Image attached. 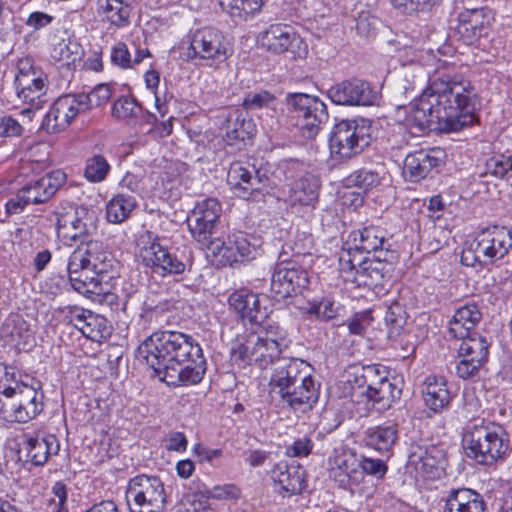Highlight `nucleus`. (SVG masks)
Wrapping results in <instances>:
<instances>
[{
  "label": "nucleus",
  "instance_id": "obj_1",
  "mask_svg": "<svg viewBox=\"0 0 512 512\" xmlns=\"http://www.w3.org/2000/svg\"><path fill=\"white\" fill-rule=\"evenodd\" d=\"M476 99L477 91L469 80L443 75L435 78L418 97L408 119L421 130L436 125L441 131L456 132L474 122Z\"/></svg>",
  "mask_w": 512,
  "mask_h": 512
},
{
  "label": "nucleus",
  "instance_id": "obj_2",
  "mask_svg": "<svg viewBox=\"0 0 512 512\" xmlns=\"http://www.w3.org/2000/svg\"><path fill=\"white\" fill-rule=\"evenodd\" d=\"M26 379L19 378L14 367L0 363V419L27 423L43 410L40 382Z\"/></svg>",
  "mask_w": 512,
  "mask_h": 512
},
{
  "label": "nucleus",
  "instance_id": "obj_3",
  "mask_svg": "<svg viewBox=\"0 0 512 512\" xmlns=\"http://www.w3.org/2000/svg\"><path fill=\"white\" fill-rule=\"evenodd\" d=\"M462 442L467 457L481 466L494 467L510 452V439L505 428L484 419H474L466 424Z\"/></svg>",
  "mask_w": 512,
  "mask_h": 512
},
{
  "label": "nucleus",
  "instance_id": "obj_4",
  "mask_svg": "<svg viewBox=\"0 0 512 512\" xmlns=\"http://www.w3.org/2000/svg\"><path fill=\"white\" fill-rule=\"evenodd\" d=\"M388 372L375 365L354 367L353 372H347L343 385V396L353 398L356 393L366 396L377 410L382 411L391 407L392 403L401 396V389L394 385L387 376Z\"/></svg>",
  "mask_w": 512,
  "mask_h": 512
},
{
  "label": "nucleus",
  "instance_id": "obj_5",
  "mask_svg": "<svg viewBox=\"0 0 512 512\" xmlns=\"http://www.w3.org/2000/svg\"><path fill=\"white\" fill-rule=\"evenodd\" d=\"M108 259V253L104 250L103 243L98 240L81 241V244L71 253L67 271L69 281L75 291L80 294H96L100 283L94 277L82 274L85 271L100 273L104 270V263Z\"/></svg>",
  "mask_w": 512,
  "mask_h": 512
},
{
  "label": "nucleus",
  "instance_id": "obj_6",
  "mask_svg": "<svg viewBox=\"0 0 512 512\" xmlns=\"http://www.w3.org/2000/svg\"><path fill=\"white\" fill-rule=\"evenodd\" d=\"M512 249V232L503 226L481 230L462 251L461 263L483 267L502 259Z\"/></svg>",
  "mask_w": 512,
  "mask_h": 512
},
{
  "label": "nucleus",
  "instance_id": "obj_7",
  "mask_svg": "<svg viewBox=\"0 0 512 512\" xmlns=\"http://www.w3.org/2000/svg\"><path fill=\"white\" fill-rule=\"evenodd\" d=\"M369 126L364 120L345 119L333 127L329 138L331 156L348 160L360 154L369 145Z\"/></svg>",
  "mask_w": 512,
  "mask_h": 512
},
{
  "label": "nucleus",
  "instance_id": "obj_8",
  "mask_svg": "<svg viewBox=\"0 0 512 512\" xmlns=\"http://www.w3.org/2000/svg\"><path fill=\"white\" fill-rule=\"evenodd\" d=\"M126 501L130 512H165L164 485L158 477L135 476L128 483Z\"/></svg>",
  "mask_w": 512,
  "mask_h": 512
},
{
  "label": "nucleus",
  "instance_id": "obj_9",
  "mask_svg": "<svg viewBox=\"0 0 512 512\" xmlns=\"http://www.w3.org/2000/svg\"><path fill=\"white\" fill-rule=\"evenodd\" d=\"M17 67L18 73L14 81L16 94L23 103L30 105L22 113L30 114L47 102V77L29 58L20 59Z\"/></svg>",
  "mask_w": 512,
  "mask_h": 512
},
{
  "label": "nucleus",
  "instance_id": "obj_10",
  "mask_svg": "<svg viewBox=\"0 0 512 512\" xmlns=\"http://www.w3.org/2000/svg\"><path fill=\"white\" fill-rule=\"evenodd\" d=\"M286 99L297 125L306 137H314L322 125L328 121L327 106L318 97L305 93H293L288 94Z\"/></svg>",
  "mask_w": 512,
  "mask_h": 512
},
{
  "label": "nucleus",
  "instance_id": "obj_11",
  "mask_svg": "<svg viewBox=\"0 0 512 512\" xmlns=\"http://www.w3.org/2000/svg\"><path fill=\"white\" fill-rule=\"evenodd\" d=\"M258 42L273 54L289 53L293 58H305L308 46L295 32L293 27L286 24H272L258 36Z\"/></svg>",
  "mask_w": 512,
  "mask_h": 512
},
{
  "label": "nucleus",
  "instance_id": "obj_12",
  "mask_svg": "<svg viewBox=\"0 0 512 512\" xmlns=\"http://www.w3.org/2000/svg\"><path fill=\"white\" fill-rule=\"evenodd\" d=\"M97 222L98 217L94 210L79 206L72 212L59 215L57 219V236L67 245L83 241L85 237L96 232Z\"/></svg>",
  "mask_w": 512,
  "mask_h": 512
},
{
  "label": "nucleus",
  "instance_id": "obj_13",
  "mask_svg": "<svg viewBox=\"0 0 512 512\" xmlns=\"http://www.w3.org/2000/svg\"><path fill=\"white\" fill-rule=\"evenodd\" d=\"M87 101L84 93L60 96L45 114L41 128L48 133L64 130L78 115L87 112Z\"/></svg>",
  "mask_w": 512,
  "mask_h": 512
},
{
  "label": "nucleus",
  "instance_id": "obj_14",
  "mask_svg": "<svg viewBox=\"0 0 512 512\" xmlns=\"http://www.w3.org/2000/svg\"><path fill=\"white\" fill-rule=\"evenodd\" d=\"M320 187V179L307 173L282 190V199L294 213L309 215L318 204Z\"/></svg>",
  "mask_w": 512,
  "mask_h": 512
},
{
  "label": "nucleus",
  "instance_id": "obj_15",
  "mask_svg": "<svg viewBox=\"0 0 512 512\" xmlns=\"http://www.w3.org/2000/svg\"><path fill=\"white\" fill-rule=\"evenodd\" d=\"M340 272L342 278L357 286H377L383 279V263L364 257L342 253L340 256Z\"/></svg>",
  "mask_w": 512,
  "mask_h": 512
},
{
  "label": "nucleus",
  "instance_id": "obj_16",
  "mask_svg": "<svg viewBox=\"0 0 512 512\" xmlns=\"http://www.w3.org/2000/svg\"><path fill=\"white\" fill-rule=\"evenodd\" d=\"M309 284L307 271L292 260L275 264L271 276V291L279 298L301 294Z\"/></svg>",
  "mask_w": 512,
  "mask_h": 512
},
{
  "label": "nucleus",
  "instance_id": "obj_17",
  "mask_svg": "<svg viewBox=\"0 0 512 512\" xmlns=\"http://www.w3.org/2000/svg\"><path fill=\"white\" fill-rule=\"evenodd\" d=\"M227 182L237 196L255 200L264 195L268 178L261 176L254 165L238 161L231 164Z\"/></svg>",
  "mask_w": 512,
  "mask_h": 512
},
{
  "label": "nucleus",
  "instance_id": "obj_18",
  "mask_svg": "<svg viewBox=\"0 0 512 512\" xmlns=\"http://www.w3.org/2000/svg\"><path fill=\"white\" fill-rule=\"evenodd\" d=\"M191 58L210 61V65L223 63L228 58V47L223 34L211 27L195 31L190 42Z\"/></svg>",
  "mask_w": 512,
  "mask_h": 512
},
{
  "label": "nucleus",
  "instance_id": "obj_19",
  "mask_svg": "<svg viewBox=\"0 0 512 512\" xmlns=\"http://www.w3.org/2000/svg\"><path fill=\"white\" fill-rule=\"evenodd\" d=\"M222 212L220 202L207 198L198 202L187 218L192 237L197 242L206 243L216 231Z\"/></svg>",
  "mask_w": 512,
  "mask_h": 512
},
{
  "label": "nucleus",
  "instance_id": "obj_20",
  "mask_svg": "<svg viewBox=\"0 0 512 512\" xmlns=\"http://www.w3.org/2000/svg\"><path fill=\"white\" fill-rule=\"evenodd\" d=\"M319 399V388L311 375H305L300 379V384L287 389L272 403L288 411L304 414L315 406Z\"/></svg>",
  "mask_w": 512,
  "mask_h": 512
},
{
  "label": "nucleus",
  "instance_id": "obj_21",
  "mask_svg": "<svg viewBox=\"0 0 512 512\" xmlns=\"http://www.w3.org/2000/svg\"><path fill=\"white\" fill-rule=\"evenodd\" d=\"M327 96L337 105L369 106L376 99V93L367 81L353 78L332 85Z\"/></svg>",
  "mask_w": 512,
  "mask_h": 512
},
{
  "label": "nucleus",
  "instance_id": "obj_22",
  "mask_svg": "<svg viewBox=\"0 0 512 512\" xmlns=\"http://www.w3.org/2000/svg\"><path fill=\"white\" fill-rule=\"evenodd\" d=\"M140 257L146 267L160 276L182 274L187 267V263L182 258L171 253L157 240L144 246L140 251Z\"/></svg>",
  "mask_w": 512,
  "mask_h": 512
},
{
  "label": "nucleus",
  "instance_id": "obj_23",
  "mask_svg": "<svg viewBox=\"0 0 512 512\" xmlns=\"http://www.w3.org/2000/svg\"><path fill=\"white\" fill-rule=\"evenodd\" d=\"M194 348H197L198 352H203L199 343L190 335L176 331H160L147 337L139 345L138 352H190Z\"/></svg>",
  "mask_w": 512,
  "mask_h": 512
},
{
  "label": "nucleus",
  "instance_id": "obj_24",
  "mask_svg": "<svg viewBox=\"0 0 512 512\" xmlns=\"http://www.w3.org/2000/svg\"><path fill=\"white\" fill-rule=\"evenodd\" d=\"M360 476L359 455L352 449L334 450L329 458V477L340 487L347 488L352 482H358Z\"/></svg>",
  "mask_w": 512,
  "mask_h": 512
},
{
  "label": "nucleus",
  "instance_id": "obj_25",
  "mask_svg": "<svg viewBox=\"0 0 512 512\" xmlns=\"http://www.w3.org/2000/svg\"><path fill=\"white\" fill-rule=\"evenodd\" d=\"M275 365L269 382L271 402L280 398L287 389H292L302 378V369L307 367L306 362L295 358H280Z\"/></svg>",
  "mask_w": 512,
  "mask_h": 512
},
{
  "label": "nucleus",
  "instance_id": "obj_26",
  "mask_svg": "<svg viewBox=\"0 0 512 512\" xmlns=\"http://www.w3.org/2000/svg\"><path fill=\"white\" fill-rule=\"evenodd\" d=\"M343 253L351 255L370 254L379 250H388L387 231L378 226H368L354 230L349 234Z\"/></svg>",
  "mask_w": 512,
  "mask_h": 512
},
{
  "label": "nucleus",
  "instance_id": "obj_27",
  "mask_svg": "<svg viewBox=\"0 0 512 512\" xmlns=\"http://www.w3.org/2000/svg\"><path fill=\"white\" fill-rule=\"evenodd\" d=\"M228 304L243 320L261 325L268 317L266 307L260 306L257 294L247 290H237L230 294Z\"/></svg>",
  "mask_w": 512,
  "mask_h": 512
},
{
  "label": "nucleus",
  "instance_id": "obj_28",
  "mask_svg": "<svg viewBox=\"0 0 512 512\" xmlns=\"http://www.w3.org/2000/svg\"><path fill=\"white\" fill-rule=\"evenodd\" d=\"M410 464L414 465L416 471L424 478H436L444 470L446 465L445 453L436 446H430L411 453Z\"/></svg>",
  "mask_w": 512,
  "mask_h": 512
},
{
  "label": "nucleus",
  "instance_id": "obj_29",
  "mask_svg": "<svg viewBox=\"0 0 512 512\" xmlns=\"http://www.w3.org/2000/svg\"><path fill=\"white\" fill-rule=\"evenodd\" d=\"M143 359L162 382L169 386L181 384L184 359H178L173 354H145Z\"/></svg>",
  "mask_w": 512,
  "mask_h": 512
},
{
  "label": "nucleus",
  "instance_id": "obj_30",
  "mask_svg": "<svg viewBox=\"0 0 512 512\" xmlns=\"http://www.w3.org/2000/svg\"><path fill=\"white\" fill-rule=\"evenodd\" d=\"M272 479L280 489L290 495L301 493L305 486V471L297 463L281 461L272 470Z\"/></svg>",
  "mask_w": 512,
  "mask_h": 512
},
{
  "label": "nucleus",
  "instance_id": "obj_31",
  "mask_svg": "<svg viewBox=\"0 0 512 512\" xmlns=\"http://www.w3.org/2000/svg\"><path fill=\"white\" fill-rule=\"evenodd\" d=\"M65 182L66 174L62 170H54L23 189L26 199L32 204H40L50 199Z\"/></svg>",
  "mask_w": 512,
  "mask_h": 512
},
{
  "label": "nucleus",
  "instance_id": "obj_32",
  "mask_svg": "<svg viewBox=\"0 0 512 512\" xmlns=\"http://www.w3.org/2000/svg\"><path fill=\"white\" fill-rule=\"evenodd\" d=\"M483 496L469 488L452 489L445 498L443 512H485Z\"/></svg>",
  "mask_w": 512,
  "mask_h": 512
},
{
  "label": "nucleus",
  "instance_id": "obj_33",
  "mask_svg": "<svg viewBox=\"0 0 512 512\" xmlns=\"http://www.w3.org/2000/svg\"><path fill=\"white\" fill-rule=\"evenodd\" d=\"M441 159L433 152L424 150L415 151L406 156L403 174L410 182H418L429 176L439 167Z\"/></svg>",
  "mask_w": 512,
  "mask_h": 512
},
{
  "label": "nucleus",
  "instance_id": "obj_34",
  "mask_svg": "<svg viewBox=\"0 0 512 512\" xmlns=\"http://www.w3.org/2000/svg\"><path fill=\"white\" fill-rule=\"evenodd\" d=\"M223 138L228 145L249 139L255 132V124L243 111L234 109L228 112L221 127Z\"/></svg>",
  "mask_w": 512,
  "mask_h": 512
},
{
  "label": "nucleus",
  "instance_id": "obj_35",
  "mask_svg": "<svg viewBox=\"0 0 512 512\" xmlns=\"http://www.w3.org/2000/svg\"><path fill=\"white\" fill-rule=\"evenodd\" d=\"M32 464L41 466L45 464L50 455H56L59 452L60 445L54 435L29 436L22 443L21 448Z\"/></svg>",
  "mask_w": 512,
  "mask_h": 512
},
{
  "label": "nucleus",
  "instance_id": "obj_36",
  "mask_svg": "<svg viewBox=\"0 0 512 512\" xmlns=\"http://www.w3.org/2000/svg\"><path fill=\"white\" fill-rule=\"evenodd\" d=\"M488 24L485 9H468L458 16L457 32L466 44H472L482 36Z\"/></svg>",
  "mask_w": 512,
  "mask_h": 512
},
{
  "label": "nucleus",
  "instance_id": "obj_37",
  "mask_svg": "<svg viewBox=\"0 0 512 512\" xmlns=\"http://www.w3.org/2000/svg\"><path fill=\"white\" fill-rule=\"evenodd\" d=\"M1 337L10 350L22 352L32 338L30 330L19 314H10L1 327Z\"/></svg>",
  "mask_w": 512,
  "mask_h": 512
},
{
  "label": "nucleus",
  "instance_id": "obj_38",
  "mask_svg": "<svg viewBox=\"0 0 512 512\" xmlns=\"http://www.w3.org/2000/svg\"><path fill=\"white\" fill-rule=\"evenodd\" d=\"M422 393L426 405L434 412L442 411L452 399L447 381L441 376H428L423 384Z\"/></svg>",
  "mask_w": 512,
  "mask_h": 512
},
{
  "label": "nucleus",
  "instance_id": "obj_39",
  "mask_svg": "<svg viewBox=\"0 0 512 512\" xmlns=\"http://www.w3.org/2000/svg\"><path fill=\"white\" fill-rule=\"evenodd\" d=\"M482 313L475 303H466L459 307L449 322L448 333L451 337H464L480 322Z\"/></svg>",
  "mask_w": 512,
  "mask_h": 512
},
{
  "label": "nucleus",
  "instance_id": "obj_40",
  "mask_svg": "<svg viewBox=\"0 0 512 512\" xmlns=\"http://www.w3.org/2000/svg\"><path fill=\"white\" fill-rule=\"evenodd\" d=\"M238 341L239 346L233 348L231 352H263L267 350L282 352L289 349L290 342L285 338L276 339L267 332L263 335L255 332L249 333Z\"/></svg>",
  "mask_w": 512,
  "mask_h": 512
},
{
  "label": "nucleus",
  "instance_id": "obj_41",
  "mask_svg": "<svg viewBox=\"0 0 512 512\" xmlns=\"http://www.w3.org/2000/svg\"><path fill=\"white\" fill-rule=\"evenodd\" d=\"M137 207L134 196L126 193L115 194L106 205V218L108 222L120 224L125 222Z\"/></svg>",
  "mask_w": 512,
  "mask_h": 512
},
{
  "label": "nucleus",
  "instance_id": "obj_42",
  "mask_svg": "<svg viewBox=\"0 0 512 512\" xmlns=\"http://www.w3.org/2000/svg\"><path fill=\"white\" fill-rule=\"evenodd\" d=\"M133 0H99V9L106 20L118 28L129 24Z\"/></svg>",
  "mask_w": 512,
  "mask_h": 512
},
{
  "label": "nucleus",
  "instance_id": "obj_43",
  "mask_svg": "<svg viewBox=\"0 0 512 512\" xmlns=\"http://www.w3.org/2000/svg\"><path fill=\"white\" fill-rule=\"evenodd\" d=\"M397 437L396 424L380 425L366 431L365 443L376 451L388 452L395 444Z\"/></svg>",
  "mask_w": 512,
  "mask_h": 512
},
{
  "label": "nucleus",
  "instance_id": "obj_44",
  "mask_svg": "<svg viewBox=\"0 0 512 512\" xmlns=\"http://www.w3.org/2000/svg\"><path fill=\"white\" fill-rule=\"evenodd\" d=\"M228 245L236 256V263L252 260L260 254L257 240L242 232L228 235Z\"/></svg>",
  "mask_w": 512,
  "mask_h": 512
},
{
  "label": "nucleus",
  "instance_id": "obj_45",
  "mask_svg": "<svg viewBox=\"0 0 512 512\" xmlns=\"http://www.w3.org/2000/svg\"><path fill=\"white\" fill-rule=\"evenodd\" d=\"M112 115L118 120L138 119L140 117H145L149 123L156 120L155 115L149 112L144 113L142 106L134 98L128 96L120 97L114 102Z\"/></svg>",
  "mask_w": 512,
  "mask_h": 512
},
{
  "label": "nucleus",
  "instance_id": "obj_46",
  "mask_svg": "<svg viewBox=\"0 0 512 512\" xmlns=\"http://www.w3.org/2000/svg\"><path fill=\"white\" fill-rule=\"evenodd\" d=\"M412 70V73L409 70L404 71V78L396 87V92L403 96L405 100L417 97L419 90L422 89L425 78L424 70L420 65H416Z\"/></svg>",
  "mask_w": 512,
  "mask_h": 512
},
{
  "label": "nucleus",
  "instance_id": "obj_47",
  "mask_svg": "<svg viewBox=\"0 0 512 512\" xmlns=\"http://www.w3.org/2000/svg\"><path fill=\"white\" fill-rule=\"evenodd\" d=\"M207 242V254L212 257V261L221 266H232L236 263V256L228 245V235L210 238Z\"/></svg>",
  "mask_w": 512,
  "mask_h": 512
},
{
  "label": "nucleus",
  "instance_id": "obj_48",
  "mask_svg": "<svg viewBox=\"0 0 512 512\" xmlns=\"http://www.w3.org/2000/svg\"><path fill=\"white\" fill-rule=\"evenodd\" d=\"M265 0H218L220 7L232 17L246 20L259 12Z\"/></svg>",
  "mask_w": 512,
  "mask_h": 512
},
{
  "label": "nucleus",
  "instance_id": "obj_49",
  "mask_svg": "<svg viewBox=\"0 0 512 512\" xmlns=\"http://www.w3.org/2000/svg\"><path fill=\"white\" fill-rule=\"evenodd\" d=\"M190 354H182L184 361L182 366L181 384H196L200 382L206 371L204 354H195V359H189Z\"/></svg>",
  "mask_w": 512,
  "mask_h": 512
},
{
  "label": "nucleus",
  "instance_id": "obj_50",
  "mask_svg": "<svg viewBox=\"0 0 512 512\" xmlns=\"http://www.w3.org/2000/svg\"><path fill=\"white\" fill-rule=\"evenodd\" d=\"M383 180L384 175H381L380 172L366 168L354 171L347 178L349 185L358 187L364 191H369L379 186Z\"/></svg>",
  "mask_w": 512,
  "mask_h": 512
},
{
  "label": "nucleus",
  "instance_id": "obj_51",
  "mask_svg": "<svg viewBox=\"0 0 512 512\" xmlns=\"http://www.w3.org/2000/svg\"><path fill=\"white\" fill-rule=\"evenodd\" d=\"M406 312L403 306L398 302H392L385 313V323L388 327V336L390 338L400 334L406 323Z\"/></svg>",
  "mask_w": 512,
  "mask_h": 512
},
{
  "label": "nucleus",
  "instance_id": "obj_52",
  "mask_svg": "<svg viewBox=\"0 0 512 512\" xmlns=\"http://www.w3.org/2000/svg\"><path fill=\"white\" fill-rule=\"evenodd\" d=\"M485 173L497 178L512 177V156L497 154L485 163Z\"/></svg>",
  "mask_w": 512,
  "mask_h": 512
},
{
  "label": "nucleus",
  "instance_id": "obj_53",
  "mask_svg": "<svg viewBox=\"0 0 512 512\" xmlns=\"http://www.w3.org/2000/svg\"><path fill=\"white\" fill-rule=\"evenodd\" d=\"M461 360L456 365V372L460 378L468 379L474 376L480 367L487 361V354H459Z\"/></svg>",
  "mask_w": 512,
  "mask_h": 512
},
{
  "label": "nucleus",
  "instance_id": "obj_54",
  "mask_svg": "<svg viewBox=\"0 0 512 512\" xmlns=\"http://www.w3.org/2000/svg\"><path fill=\"white\" fill-rule=\"evenodd\" d=\"M277 98L274 94L267 90H260L258 92H250L243 99V107L246 110H259V109H275Z\"/></svg>",
  "mask_w": 512,
  "mask_h": 512
},
{
  "label": "nucleus",
  "instance_id": "obj_55",
  "mask_svg": "<svg viewBox=\"0 0 512 512\" xmlns=\"http://www.w3.org/2000/svg\"><path fill=\"white\" fill-rule=\"evenodd\" d=\"M110 170V165L101 155H94L87 159L84 170L85 178L92 183L102 182Z\"/></svg>",
  "mask_w": 512,
  "mask_h": 512
},
{
  "label": "nucleus",
  "instance_id": "obj_56",
  "mask_svg": "<svg viewBox=\"0 0 512 512\" xmlns=\"http://www.w3.org/2000/svg\"><path fill=\"white\" fill-rule=\"evenodd\" d=\"M305 310L307 314L314 315L317 319L322 321H329L338 315V307L329 299L309 302Z\"/></svg>",
  "mask_w": 512,
  "mask_h": 512
},
{
  "label": "nucleus",
  "instance_id": "obj_57",
  "mask_svg": "<svg viewBox=\"0 0 512 512\" xmlns=\"http://www.w3.org/2000/svg\"><path fill=\"white\" fill-rule=\"evenodd\" d=\"M460 341L457 352H487L489 343L487 339L477 332H469L464 337H454Z\"/></svg>",
  "mask_w": 512,
  "mask_h": 512
},
{
  "label": "nucleus",
  "instance_id": "obj_58",
  "mask_svg": "<svg viewBox=\"0 0 512 512\" xmlns=\"http://www.w3.org/2000/svg\"><path fill=\"white\" fill-rule=\"evenodd\" d=\"M53 497L47 500V512H68L67 486L62 481H57L52 486Z\"/></svg>",
  "mask_w": 512,
  "mask_h": 512
},
{
  "label": "nucleus",
  "instance_id": "obj_59",
  "mask_svg": "<svg viewBox=\"0 0 512 512\" xmlns=\"http://www.w3.org/2000/svg\"><path fill=\"white\" fill-rule=\"evenodd\" d=\"M442 0H390L392 6L402 13L412 14L427 11Z\"/></svg>",
  "mask_w": 512,
  "mask_h": 512
},
{
  "label": "nucleus",
  "instance_id": "obj_60",
  "mask_svg": "<svg viewBox=\"0 0 512 512\" xmlns=\"http://www.w3.org/2000/svg\"><path fill=\"white\" fill-rule=\"evenodd\" d=\"M87 320L86 338L99 341L107 331L106 319L90 311Z\"/></svg>",
  "mask_w": 512,
  "mask_h": 512
},
{
  "label": "nucleus",
  "instance_id": "obj_61",
  "mask_svg": "<svg viewBox=\"0 0 512 512\" xmlns=\"http://www.w3.org/2000/svg\"><path fill=\"white\" fill-rule=\"evenodd\" d=\"M360 472L374 476L378 479L384 477L387 472V465L381 459L364 457L359 455Z\"/></svg>",
  "mask_w": 512,
  "mask_h": 512
},
{
  "label": "nucleus",
  "instance_id": "obj_62",
  "mask_svg": "<svg viewBox=\"0 0 512 512\" xmlns=\"http://www.w3.org/2000/svg\"><path fill=\"white\" fill-rule=\"evenodd\" d=\"M240 496V489L234 484H224L214 486L206 490V498L214 499H237Z\"/></svg>",
  "mask_w": 512,
  "mask_h": 512
},
{
  "label": "nucleus",
  "instance_id": "obj_63",
  "mask_svg": "<svg viewBox=\"0 0 512 512\" xmlns=\"http://www.w3.org/2000/svg\"><path fill=\"white\" fill-rule=\"evenodd\" d=\"M87 111L93 106H101L106 103L111 97V90L107 84H100L96 86L89 94H86Z\"/></svg>",
  "mask_w": 512,
  "mask_h": 512
},
{
  "label": "nucleus",
  "instance_id": "obj_64",
  "mask_svg": "<svg viewBox=\"0 0 512 512\" xmlns=\"http://www.w3.org/2000/svg\"><path fill=\"white\" fill-rule=\"evenodd\" d=\"M372 321L371 313L364 312L354 315L347 321V327L350 334L362 335L366 332Z\"/></svg>",
  "mask_w": 512,
  "mask_h": 512
}]
</instances>
